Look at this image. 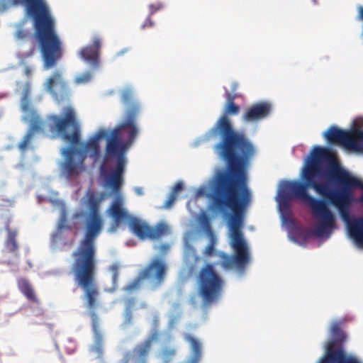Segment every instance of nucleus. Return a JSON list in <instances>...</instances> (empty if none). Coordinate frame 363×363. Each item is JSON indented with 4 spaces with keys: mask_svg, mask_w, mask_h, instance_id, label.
I'll return each mask as SVG.
<instances>
[{
    "mask_svg": "<svg viewBox=\"0 0 363 363\" xmlns=\"http://www.w3.org/2000/svg\"><path fill=\"white\" fill-rule=\"evenodd\" d=\"M302 179L303 182H284L280 205L288 207L290 196L302 201L318 220L313 235L328 238L336 227V218L325 200L308 194V189H313L337 207L342 218L347 222L350 236L358 245L363 246V218L350 221V207L354 201L352 189H363V182L341 169L329 148L320 146L311 151V158L303 169Z\"/></svg>",
    "mask_w": 363,
    "mask_h": 363,
    "instance_id": "f257e3e1",
    "label": "nucleus"
},
{
    "mask_svg": "<svg viewBox=\"0 0 363 363\" xmlns=\"http://www.w3.org/2000/svg\"><path fill=\"white\" fill-rule=\"evenodd\" d=\"M135 113V109L130 110L125 123H121L111 131L99 128L86 142L82 143H80V124L72 107L65 108L62 116H48L50 132L72 145L62 150V154L65 157L61 167L62 174L69 178L79 176L85 169L84 161L87 157L91 158L94 163L99 162L101 159L100 140L106 138V146L114 133L116 134L121 145L130 147L138 133V128L133 125Z\"/></svg>",
    "mask_w": 363,
    "mask_h": 363,
    "instance_id": "f03ea898",
    "label": "nucleus"
},
{
    "mask_svg": "<svg viewBox=\"0 0 363 363\" xmlns=\"http://www.w3.org/2000/svg\"><path fill=\"white\" fill-rule=\"evenodd\" d=\"M84 235L79 245L72 252L71 267L74 279L83 291V298L89 310L94 343L90 351L101 359L104 354V335L100 328L99 318L94 310L99 306V290L96 282V246L95 241L101 233L104 220L100 213L101 205H84Z\"/></svg>",
    "mask_w": 363,
    "mask_h": 363,
    "instance_id": "7ed1b4c3",
    "label": "nucleus"
},
{
    "mask_svg": "<svg viewBox=\"0 0 363 363\" xmlns=\"http://www.w3.org/2000/svg\"><path fill=\"white\" fill-rule=\"evenodd\" d=\"M227 104L224 113L206 133L207 140L220 138L214 149L227 163L226 169L218 170L213 178L212 185H247L245 167L255 154V148L245 133L234 129L228 118L237 115L240 106L235 104V96L225 92Z\"/></svg>",
    "mask_w": 363,
    "mask_h": 363,
    "instance_id": "20e7f679",
    "label": "nucleus"
},
{
    "mask_svg": "<svg viewBox=\"0 0 363 363\" xmlns=\"http://www.w3.org/2000/svg\"><path fill=\"white\" fill-rule=\"evenodd\" d=\"M251 200L248 185H212L211 201L213 208L220 213L230 210V245L235 255L230 256L223 252L218 253L221 266L225 269L234 267L243 269L250 262L247 245L243 238L241 228L242 213Z\"/></svg>",
    "mask_w": 363,
    "mask_h": 363,
    "instance_id": "39448f33",
    "label": "nucleus"
},
{
    "mask_svg": "<svg viewBox=\"0 0 363 363\" xmlns=\"http://www.w3.org/2000/svg\"><path fill=\"white\" fill-rule=\"evenodd\" d=\"M23 6L26 15L33 21L43 69L57 66L63 56L62 43L55 32V21L46 0H0V12Z\"/></svg>",
    "mask_w": 363,
    "mask_h": 363,
    "instance_id": "423d86ee",
    "label": "nucleus"
},
{
    "mask_svg": "<svg viewBox=\"0 0 363 363\" xmlns=\"http://www.w3.org/2000/svg\"><path fill=\"white\" fill-rule=\"evenodd\" d=\"M128 148L118 143L116 133L110 138L105 147V152L100 169L101 172H104L111 162L116 161V167L107 178L108 184L116 191L119 190L122 184L123 174L126 164L125 155Z\"/></svg>",
    "mask_w": 363,
    "mask_h": 363,
    "instance_id": "0eeeda50",
    "label": "nucleus"
},
{
    "mask_svg": "<svg viewBox=\"0 0 363 363\" xmlns=\"http://www.w3.org/2000/svg\"><path fill=\"white\" fill-rule=\"evenodd\" d=\"M332 339L327 342L324 354L317 363H363L357 357L348 354L343 346L346 335L340 323L335 322L330 328Z\"/></svg>",
    "mask_w": 363,
    "mask_h": 363,
    "instance_id": "6e6552de",
    "label": "nucleus"
},
{
    "mask_svg": "<svg viewBox=\"0 0 363 363\" xmlns=\"http://www.w3.org/2000/svg\"><path fill=\"white\" fill-rule=\"evenodd\" d=\"M199 294L205 305H209L218 300L220 296L223 281L214 269L213 264H205L198 276Z\"/></svg>",
    "mask_w": 363,
    "mask_h": 363,
    "instance_id": "1a4fd4ad",
    "label": "nucleus"
},
{
    "mask_svg": "<svg viewBox=\"0 0 363 363\" xmlns=\"http://www.w3.org/2000/svg\"><path fill=\"white\" fill-rule=\"evenodd\" d=\"M323 136L332 145L340 144L353 150L363 149V130L357 128L345 130L332 125L323 133Z\"/></svg>",
    "mask_w": 363,
    "mask_h": 363,
    "instance_id": "9d476101",
    "label": "nucleus"
},
{
    "mask_svg": "<svg viewBox=\"0 0 363 363\" xmlns=\"http://www.w3.org/2000/svg\"><path fill=\"white\" fill-rule=\"evenodd\" d=\"M146 280L150 283L159 281V257H155L139 273L138 276L124 286L123 290L127 292H133L138 290L143 281Z\"/></svg>",
    "mask_w": 363,
    "mask_h": 363,
    "instance_id": "9b49d317",
    "label": "nucleus"
},
{
    "mask_svg": "<svg viewBox=\"0 0 363 363\" xmlns=\"http://www.w3.org/2000/svg\"><path fill=\"white\" fill-rule=\"evenodd\" d=\"M45 87L58 103L67 100L69 98V89L60 70L55 71L52 76L48 78L45 83Z\"/></svg>",
    "mask_w": 363,
    "mask_h": 363,
    "instance_id": "f8f14e48",
    "label": "nucleus"
},
{
    "mask_svg": "<svg viewBox=\"0 0 363 363\" xmlns=\"http://www.w3.org/2000/svg\"><path fill=\"white\" fill-rule=\"evenodd\" d=\"M25 119L30 122V125L22 140L18 145V148L22 152H26L30 147L35 133L45 132L46 126L49 128L48 118L46 122L40 116L25 117Z\"/></svg>",
    "mask_w": 363,
    "mask_h": 363,
    "instance_id": "ddd939ff",
    "label": "nucleus"
},
{
    "mask_svg": "<svg viewBox=\"0 0 363 363\" xmlns=\"http://www.w3.org/2000/svg\"><path fill=\"white\" fill-rule=\"evenodd\" d=\"M129 227L133 234L142 240H155L159 238V224L150 226L141 220L131 218Z\"/></svg>",
    "mask_w": 363,
    "mask_h": 363,
    "instance_id": "4468645a",
    "label": "nucleus"
},
{
    "mask_svg": "<svg viewBox=\"0 0 363 363\" xmlns=\"http://www.w3.org/2000/svg\"><path fill=\"white\" fill-rule=\"evenodd\" d=\"M272 109V106L268 101L253 104L245 109L242 119L247 123L257 122L268 117Z\"/></svg>",
    "mask_w": 363,
    "mask_h": 363,
    "instance_id": "2eb2a0df",
    "label": "nucleus"
},
{
    "mask_svg": "<svg viewBox=\"0 0 363 363\" xmlns=\"http://www.w3.org/2000/svg\"><path fill=\"white\" fill-rule=\"evenodd\" d=\"M101 40L95 38L91 45L82 48L79 52L80 57L88 63L93 69H97L100 67V50Z\"/></svg>",
    "mask_w": 363,
    "mask_h": 363,
    "instance_id": "dca6fc26",
    "label": "nucleus"
},
{
    "mask_svg": "<svg viewBox=\"0 0 363 363\" xmlns=\"http://www.w3.org/2000/svg\"><path fill=\"white\" fill-rule=\"evenodd\" d=\"M108 215L113 219L110 230L113 231L124 220L129 218V215L123 208V199L118 195L111 203L107 211Z\"/></svg>",
    "mask_w": 363,
    "mask_h": 363,
    "instance_id": "f3484780",
    "label": "nucleus"
},
{
    "mask_svg": "<svg viewBox=\"0 0 363 363\" xmlns=\"http://www.w3.org/2000/svg\"><path fill=\"white\" fill-rule=\"evenodd\" d=\"M157 337L158 333L155 331L145 342L134 348L133 353L137 357L138 363H146L147 357L151 349L152 342L157 340Z\"/></svg>",
    "mask_w": 363,
    "mask_h": 363,
    "instance_id": "a211bd4d",
    "label": "nucleus"
},
{
    "mask_svg": "<svg viewBox=\"0 0 363 363\" xmlns=\"http://www.w3.org/2000/svg\"><path fill=\"white\" fill-rule=\"evenodd\" d=\"M30 86L29 83L25 84L23 96L21 101V107L22 111L25 114V117H35L39 116L36 111L32 107L31 102L30 100Z\"/></svg>",
    "mask_w": 363,
    "mask_h": 363,
    "instance_id": "6ab92c4d",
    "label": "nucleus"
},
{
    "mask_svg": "<svg viewBox=\"0 0 363 363\" xmlns=\"http://www.w3.org/2000/svg\"><path fill=\"white\" fill-rule=\"evenodd\" d=\"M121 99H122V101L123 102V104L125 106H127L125 119L123 123H125L128 121V113H129L130 111L135 109V113L134 115V120H133V125L137 128V126L135 125V120H136L137 115L140 111L139 104L133 100V93L129 89H126V90L123 91L122 96H121Z\"/></svg>",
    "mask_w": 363,
    "mask_h": 363,
    "instance_id": "aec40b11",
    "label": "nucleus"
},
{
    "mask_svg": "<svg viewBox=\"0 0 363 363\" xmlns=\"http://www.w3.org/2000/svg\"><path fill=\"white\" fill-rule=\"evenodd\" d=\"M18 287L20 291L26 297L28 301L34 303L38 302V298L35 296V291L29 282L25 278H20L18 279Z\"/></svg>",
    "mask_w": 363,
    "mask_h": 363,
    "instance_id": "412c9836",
    "label": "nucleus"
},
{
    "mask_svg": "<svg viewBox=\"0 0 363 363\" xmlns=\"http://www.w3.org/2000/svg\"><path fill=\"white\" fill-rule=\"evenodd\" d=\"M7 231V238L5 241V247L9 252L17 255L18 245L16 241L17 230L10 228L9 224L7 223L5 227Z\"/></svg>",
    "mask_w": 363,
    "mask_h": 363,
    "instance_id": "4be33fe9",
    "label": "nucleus"
},
{
    "mask_svg": "<svg viewBox=\"0 0 363 363\" xmlns=\"http://www.w3.org/2000/svg\"><path fill=\"white\" fill-rule=\"evenodd\" d=\"M185 340L191 345L193 355L191 363H199L201 357V343L191 335H185Z\"/></svg>",
    "mask_w": 363,
    "mask_h": 363,
    "instance_id": "5701e85b",
    "label": "nucleus"
},
{
    "mask_svg": "<svg viewBox=\"0 0 363 363\" xmlns=\"http://www.w3.org/2000/svg\"><path fill=\"white\" fill-rule=\"evenodd\" d=\"M177 357V349L172 347H164L162 351V363H173Z\"/></svg>",
    "mask_w": 363,
    "mask_h": 363,
    "instance_id": "b1692460",
    "label": "nucleus"
},
{
    "mask_svg": "<svg viewBox=\"0 0 363 363\" xmlns=\"http://www.w3.org/2000/svg\"><path fill=\"white\" fill-rule=\"evenodd\" d=\"M200 225L208 238L216 235L211 228L210 219L206 214H203L201 216L200 219Z\"/></svg>",
    "mask_w": 363,
    "mask_h": 363,
    "instance_id": "393cba45",
    "label": "nucleus"
},
{
    "mask_svg": "<svg viewBox=\"0 0 363 363\" xmlns=\"http://www.w3.org/2000/svg\"><path fill=\"white\" fill-rule=\"evenodd\" d=\"M208 238H209V242L203 252V255L204 257H211L214 254H216L215 247L217 244L216 235L208 237Z\"/></svg>",
    "mask_w": 363,
    "mask_h": 363,
    "instance_id": "a878e982",
    "label": "nucleus"
},
{
    "mask_svg": "<svg viewBox=\"0 0 363 363\" xmlns=\"http://www.w3.org/2000/svg\"><path fill=\"white\" fill-rule=\"evenodd\" d=\"M119 268L120 266L118 263H113L109 268L110 272L112 274V283L113 286H117L118 279L119 276Z\"/></svg>",
    "mask_w": 363,
    "mask_h": 363,
    "instance_id": "bb28decb",
    "label": "nucleus"
},
{
    "mask_svg": "<svg viewBox=\"0 0 363 363\" xmlns=\"http://www.w3.org/2000/svg\"><path fill=\"white\" fill-rule=\"evenodd\" d=\"M91 77H92V75H91V72H86L81 74L77 75L74 79V82L77 84H86L91 81Z\"/></svg>",
    "mask_w": 363,
    "mask_h": 363,
    "instance_id": "cd10ccee",
    "label": "nucleus"
},
{
    "mask_svg": "<svg viewBox=\"0 0 363 363\" xmlns=\"http://www.w3.org/2000/svg\"><path fill=\"white\" fill-rule=\"evenodd\" d=\"M177 196H176L174 194L169 193V195L164 202L163 205V208H170L173 204L174 203Z\"/></svg>",
    "mask_w": 363,
    "mask_h": 363,
    "instance_id": "c85d7f7f",
    "label": "nucleus"
},
{
    "mask_svg": "<svg viewBox=\"0 0 363 363\" xmlns=\"http://www.w3.org/2000/svg\"><path fill=\"white\" fill-rule=\"evenodd\" d=\"M136 303V299L135 298L131 297L125 300V311H133V309L134 308Z\"/></svg>",
    "mask_w": 363,
    "mask_h": 363,
    "instance_id": "c756f323",
    "label": "nucleus"
},
{
    "mask_svg": "<svg viewBox=\"0 0 363 363\" xmlns=\"http://www.w3.org/2000/svg\"><path fill=\"white\" fill-rule=\"evenodd\" d=\"M182 189L183 184L182 182H179L174 186L170 193L174 194L176 196H177L178 194L182 190Z\"/></svg>",
    "mask_w": 363,
    "mask_h": 363,
    "instance_id": "7c9ffc66",
    "label": "nucleus"
},
{
    "mask_svg": "<svg viewBox=\"0 0 363 363\" xmlns=\"http://www.w3.org/2000/svg\"><path fill=\"white\" fill-rule=\"evenodd\" d=\"M124 317H125V323L128 324V325L131 324L132 320H133V311L125 310Z\"/></svg>",
    "mask_w": 363,
    "mask_h": 363,
    "instance_id": "2f4dec72",
    "label": "nucleus"
},
{
    "mask_svg": "<svg viewBox=\"0 0 363 363\" xmlns=\"http://www.w3.org/2000/svg\"><path fill=\"white\" fill-rule=\"evenodd\" d=\"M28 36H29V33L28 32H26L23 30H18L16 32V37L18 39H25V38H26Z\"/></svg>",
    "mask_w": 363,
    "mask_h": 363,
    "instance_id": "473e14b6",
    "label": "nucleus"
},
{
    "mask_svg": "<svg viewBox=\"0 0 363 363\" xmlns=\"http://www.w3.org/2000/svg\"><path fill=\"white\" fill-rule=\"evenodd\" d=\"M66 223V215L65 213H63L60 217V223H59V225H58V228L60 229H62L64 228H65V224Z\"/></svg>",
    "mask_w": 363,
    "mask_h": 363,
    "instance_id": "72a5a7b5",
    "label": "nucleus"
},
{
    "mask_svg": "<svg viewBox=\"0 0 363 363\" xmlns=\"http://www.w3.org/2000/svg\"><path fill=\"white\" fill-rule=\"evenodd\" d=\"M167 225L165 223L160 222V235L165 234L167 232Z\"/></svg>",
    "mask_w": 363,
    "mask_h": 363,
    "instance_id": "f704fd0d",
    "label": "nucleus"
},
{
    "mask_svg": "<svg viewBox=\"0 0 363 363\" xmlns=\"http://www.w3.org/2000/svg\"><path fill=\"white\" fill-rule=\"evenodd\" d=\"M165 272V265L164 263L160 262V280L162 279Z\"/></svg>",
    "mask_w": 363,
    "mask_h": 363,
    "instance_id": "c9c22d12",
    "label": "nucleus"
},
{
    "mask_svg": "<svg viewBox=\"0 0 363 363\" xmlns=\"http://www.w3.org/2000/svg\"><path fill=\"white\" fill-rule=\"evenodd\" d=\"M152 25H153V23L151 21L150 18L148 17L147 19L146 20L145 23L143 26V28L151 27Z\"/></svg>",
    "mask_w": 363,
    "mask_h": 363,
    "instance_id": "e433bc0d",
    "label": "nucleus"
},
{
    "mask_svg": "<svg viewBox=\"0 0 363 363\" xmlns=\"http://www.w3.org/2000/svg\"><path fill=\"white\" fill-rule=\"evenodd\" d=\"M35 51V48H33L32 49H30V50L29 51V52L26 53V54H23V57L25 58L26 57H29V56H31L33 55V52Z\"/></svg>",
    "mask_w": 363,
    "mask_h": 363,
    "instance_id": "4c0bfd02",
    "label": "nucleus"
},
{
    "mask_svg": "<svg viewBox=\"0 0 363 363\" xmlns=\"http://www.w3.org/2000/svg\"><path fill=\"white\" fill-rule=\"evenodd\" d=\"M131 356H132V354L130 352H127L125 356V362L124 363H128V362L130 360Z\"/></svg>",
    "mask_w": 363,
    "mask_h": 363,
    "instance_id": "58836bf2",
    "label": "nucleus"
},
{
    "mask_svg": "<svg viewBox=\"0 0 363 363\" xmlns=\"http://www.w3.org/2000/svg\"><path fill=\"white\" fill-rule=\"evenodd\" d=\"M135 191L138 195H142L143 194V189L140 187L135 188Z\"/></svg>",
    "mask_w": 363,
    "mask_h": 363,
    "instance_id": "ea45409f",
    "label": "nucleus"
},
{
    "mask_svg": "<svg viewBox=\"0 0 363 363\" xmlns=\"http://www.w3.org/2000/svg\"><path fill=\"white\" fill-rule=\"evenodd\" d=\"M25 74L27 76H29L31 74V69L29 67H25Z\"/></svg>",
    "mask_w": 363,
    "mask_h": 363,
    "instance_id": "a19ab883",
    "label": "nucleus"
},
{
    "mask_svg": "<svg viewBox=\"0 0 363 363\" xmlns=\"http://www.w3.org/2000/svg\"><path fill=\"white\" fill-rule=\"evenodd\" d=\"M301 237L303 238V240L307 239V235H306V233H301Z\"/></svg>",
    "mask_w": 363,
    "mask_h": 363,
    "instance_id": "79ce46f5",
    "label": "nucleus"
},
{
    "mask_svg": "<svg viewBox=\"0 0 363 363\" xmlns=\"http://www.w3.org/2000/svg\"><path fill=\"white\" fill-rule=\"evenodd\" d=\"M360 201L363 202V195L361 196Z\"/></svg>",
    "mask_w": 363,
    "mask_h": 363,
    "instance_id": "37998d69",
    "label": "nucleus"
},
{
    "mask_svg": "<svg viewBox=\"0 0 363 363\" xmlns=\"http://www.w3.org/2000/svg\"><path fill=\"white\" fill-rule=\"evenodd\" d=\"M356 122H357V121H354V125H357Z\"/></svg>",
    "mask_w": 363,
    "mask_h": 363,
    "instance_id": "c03bdc74",
    "label": "nucleus"
}]
</instances>
